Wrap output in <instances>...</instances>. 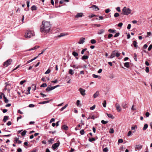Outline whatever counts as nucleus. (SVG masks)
Segmentation results:
<instances>
[{
	"instance_id": "f257e3e1",
	"label": "nucleus",
	"mask_w": 152,
	"mask_h": 152,
	"mask_svg": "<svg viewBox=\"0 0 152 152\" xmlns=\"http://www.w3.org/2000/svg\"><path fill=\"white\" fill-rule=\"evenodd\" d=\"M44 22V21H43L42 24L41 26L40 31L44 33H48L51 28L50 23L49 22Z\"/></svg>"
},
{
	"instance_id": "f03ea898",
	"label": "nucleus",
	"mask_w": 152,
	"mask_h": 152,
	"mask_svg": "<svg viewBox=\"0 0 152 152\" xmlns=\"http://www.w3.org/2000/svg\"><path fill=\"white\" fill-rule=\"evenodd\" d=\"M120 55V54L119 53H118V51L117 50H115L112 52L111 55L109 56L108 58L111 59L114 57L115 56L118 57Z\"/></svg>"
},
{
	"instance_id": "7ed1b4c3",
	"label": "nucleus",
	"mask_w": 152,
	"mask_h": 152,
	"mask_svg": "<svg viewBox=\"0 0 152 152\" xmlns=\"http://www.w3.org/2000/svg\"><path fill=\"white\" fill-rule=\"evenodd\" d=\"M132 10L129 9V8H126L125 7H124L122 10V12L121 14V15H128L129 14L131 13Z\"/></svg>"
},
{
	"instance_id": "20e7f679",
	"label": "nucleus",
	"mask_w": 152,
	"mask_h": 152,
	"mask_svg": "<svg viewBox=\"0 0 152 152\" xmlns=\"http://www.w3.org/2000/svg\"><path fill=\"white\" fill-rule=\"evenodd\" d=\"M34 35V31L28 30L26 32L25 36L27 38H29Z\"/></svg>"
},
{
	"instance_id": "39448f33",
	"label": "nucleus",
	"mask_w": 152,
	"mask_h": 152,
	"mask_svg": "<svg viewBox=\"0 0 152 152\" xmlns=\"http://www.w3.org/2000/svg\"><path fill=\"white\" fill-rule=\"evenodd\" d=\"M60 144L59 140L57 141L56 143L53 144L52 146V148L54 150H55L58 147Z\"/></svg>"
},
{
	"instance_id": "423d86ee",
	"label": "nucleus",
	"mask_w": 152,
	"mask_h": 152,
	"mask_svg": "<svg viewBox=\"0 0 152 152\" xmlns=\"http://www.w3.org/2000/svg\"><path fill=\"white\" fill-rule=\"evenodd\" d=\"M12 61L11 59H9L7 60L6 61L4 62L3 65L5 67L8 66L11 64Z\"/></svg>"
},
{
	"instance_id": "0eeeda50",
	"label": "nucleus",
	"mask_w": 152,
	"mask_h": 152,
	"mask_svg": "<svg viewBox=\"0 0 152 152\" xmlns=\"http://www.w3.org/2000/svg\"><path fill=\"white\" fill-rule=\"evenodd\" d=\"M116 109L118 112H120L121 110V108L118 103H116L115 105Z\"/></svg>"
},
{
	"instance_id": "6e6552de",
	"label": "nucleus",
	"mask_w": 152,
	"mask_h": 152,
	"mask_svg": "<svg viewBox=\"0 0 152 152\" xmlns=\"http://www.w3.org/2000/svg\"><path fill=\"white\" fill-rule=\"evenodd\" d=\"M79 91H80L81 94L84 96L86 95L85 90L82 88H80L79 89Z\"/></svg>"
},
{
	"instance_id": "1a4fd4ad",
	"label": "nucleus",
	"mask_w": 152,
	"mask_h": 152,
	"mask_svg": "<svg viewBox=\"0 0 152 152\" xmlns=\"http://www.w3.org/2000/svg\"><path fill=\"white\" fill-rule=\"evenodd\" d=\"M128 104V103L127 102L125 101L122 103V106L123 108L125 109L128 107L127 106Z\"/></svg>"
},
{
	"instance_id": "9d476101",
	"label": "nucleus",
	"mask_w": 152,
	"mask_h": 152,
	"mask_svg": "<svg viewBox=\"0 0 152 152\" xmlns=\"http://www.w3.org/2000/svg\"><path fill=\"white\" fill-rule=\"evenodd\" d=\"M93 8V10L95 11H98L99 10V9L98 7L96 5H93L92 6L89 7L90 8Z\"/></svg>"
},
{
	"instance_id": "9b49d317",
	"label": "nucleus",
	"mask_w": 152,
	"mask_h": 152,
	"mask_svg": "<svg viewBox=\"0 0 152 152\" xmlns=\"http://www.w3.org/2000/svg\"><path fill=\"white\" fill-rule=\"evenodd\" d=\"M85 38L81 37L80 38V41L78 42V43L80 44H83V43L85 42Z\"/></svg>"
},
{
	"instance_id": "f8f14e48",
	"label": "nucleus",
	"mask_w": 152,
	"mask_h": 152,
	"mask_svg": "<svg viewBox=\"0 0 152 152\" xmlns=\"http://www.w3.org/2000/svg\"><path fill=\"white\" fill-rule=\"evenodd\" d=\"M83 16V13L82 12L78 13L75 16V18H80L82 17Z\"/></svg>"
},
{
	"instance_id": "ddd939ff",
	"label": "nucleus",
	"mask_w": 152,
	"mask_h": 152,
	"mask_svg": "<svg viewBox=\"0 0 152 152\" xmlns=\"http://www.w3.org/2000/svg\"><path fill=\"white\" fill-rule=\"evenodd\" d=\"M142 145H136V147L135 148V150L136 151H139L142 148Z\"/></svg>"
},
{
	"instance_id": "4468645a",
	"label": "nucleus",
	"mask_w": 152,
	"mask_h": 152,
	"mask_svg": "<svg viewBox=\"0 0 152 152\" xmlns=\"http://www.w3.org/2000/svg\"><path fill=\"white\" fill-rule=\"evenodd\" d=\"M39 48V46H35L34 47L28 50L30 51H31V50H34L37 49Z\"/></svg>"
},
{
	"instance_id": "2eb2a0df",
	"label": "nucleus",
	"mask_w": 152,
	"mask_h": 152,
	"mask_svg": "<svg viewBox=\"0 0 152 152\" xmlns=\"http://www.w3.org/2000/svg\"><path fill=\"white\" fill-rule=\"evenodd\" d=\"M45 90L47 92H49V91H51L53 90L52 89V88H51V86L50 85H49L48 86L47 88Z\"/></svg>"
},
{
	"instance_id": "dca6fc26",
	"label": "nucleus",
	"mask_w": 152,
	"mask_h": 152,
	"mask_svg": "<svg viewBox=\"0 0 152 152\" xmlns=\"http://www.w3.org/2000/svg\"><path fill=\"white\" fill-rule=\"evenodd\" d=\"M105 31V30L104 29H102L100 30L98 32V34H101L103 33Z\"/></svg>"
},
{
	"instance_id": "f3484780",
	"label": "nucleus",
	"mask_w": 152,
	"mask_h": 152,
	"mask_svg": "<svg viewBox=\"0 0 152 152\" xmlns=\"http://www.w3.org/2000/svg\"><path fill=\"white\" fill-rule=\"evenodd\" d=\"M67 34H65V33H61L60 35H58V37L60 38V37H63L64 36L66 35H67Z\"/></svg>"
},
{
	"instance_id": "a211bd4d",
	"label": "nucleus",
	"mask_w": 152,
	"mask_h": 152,
	"mask_svg": "<svg viewBox=\"0 0 152 152\" xmlns=\"http://www.w3.org/2000/svg\"><path fill=\"white\" fill-rule=\"evenodd\" d=\"M31 10L32 11L36 10H37V8L36 6L33 5L31 7Z\"/></svg>"
},
{
	"instance_id": "6ab92c4d",
	"label": "nucleus",
	"mask_w": 152,
	"mask_h": 152,
	"mask_svg": "<svg viewBox=\"0 0 152 152\" xmlns=\"http://www.w3.org/2000/svg\"><path fill=\"white\" fill-rule=\"evenodd\" d=\"M137 126L136 125H135L134 126H132L131 127V129L132 130H133V132L134 133L135 132V129H137Z\"/></svg>"
},
{
	"instance_id": "aec40b11",
	"label": "nucleus",
	"mask_w": 152,
	"mask_h": 152,
	"mask_svg": "<svg viewBox=\"0 0 152 152\" xmlns=\"http://www.w3.org/2000/svg\"><path fill=\"white\" fill-rule=\"evenodd\" d=\"M106 114L110 118H111L112 119H113L114 118V117L111 114L106 113Z\"/></svg>"
},
{
	"instance_id": "412c9836",
	"label": "nucleus",
	"mask_w": 152,
	"mask_h": 152,
	"mask_svg": "<svg viewBox=\"0 0 152 152\" xmlns=\"http://www.w3.org/2000/svg\"><path fill=\"white\" fill-rule=\"evenodd\" d=\"M108 31L110 33H115L116 32V31L115 30L112 29H110L108 30Z\"/></svg>"
},
{
	"instance_id": "4be33fe9",
	"label": "nucleus",
	"mask_w": 152,
	"mask_h": 152,
	"mask_svg": "<svg viewBox=\"0 0 152 152\" xmlns=\"http://www.w3.org/2000/svg\"><path fill=\"white\" fill-rule=\"evenodd\" d=\"M38 57V56H37L35 57H34V58L31 59V60H29L27 62V64H28L30 63V62L36 59Z\"/></svg>"
},
{
	"instance_id": "5701e85b",
	"label": "nucleus",
	"mask_w": 152,
	"mask_h": 152,
	"mask_svg": "<svg viewBox=\"0 0 152 152\" xmlns=\"http://www.w3.org/2000/svg\"><path fill=\"white\" fill-rule=\"evenodd\" d=\"M99 92L98 91H97L94 94L93 96L94 98H96L99 95Z\"/></svg>"
},
{
	"instance_id": "b1692460",
	"label": "nucleus",
	"mask_w": 152,
	"mask_h": 152,
	"mask_svg": "<svg viewBox=\"0 0 152 152\" xmlns=\"http://www.w3.org/2000/svg\"><path fill=\"white\" fill-rule=\"evenodd\" d=\"M31 87H28V90L26 91V94L27 95H28V94H30V91L31 89Z\"/></svg>"
},
{
	"instance_id": "393cba45",
	"label": "nucleus",
	"mask_w": 152,
	"mask_h": 152,
	"mask_svg": "<svg viewBox=\"0 0 152 152\" xmlns=\"http://www.w3.org/2000/svg\"><path fill=\"white\" fill-rule=\"evenodd\" d=\"M9 117V116H5L4 117L3 119V121L4 122H5L8 119V118Z\"/></svg>"
},
{
	"instance_id": "a878e982",
	"label": "nucleus",
	"mask_w": 152,
	"mask_h": 152,
	"mask_svg": "<svg viewBox=\"0 0 152 152\" xmlns=\"http://www.w3.org/2000/svg\"><path fill=\"white\" fill-rule=\"evenodd\" d=\"M88 57V56L84 55L82 57L81 59L83 60H84L87 59Z\"/></svg>"
},
{
	"instance_id": "bb28decb",
	"label": "nucleus",
	"mask_w": 152,
	"mask_h": 152,
	"mask_svg": "<svg viewBox=\"0 0 152 152\" xmlns=\"http://www.w3.org/2000/svg\"><path fill=\"white\" fill-rule=\"evenodd\" d=\"M50 101H43V102H40L39 104H45L47 103H48L50 102Z\"/></svg>"
},
{
	"instance_id": "cd10ccee",
	"label": "nucleus",
	"mask_w": 152,
	"mask_h": 152,
	"mask_svg": "<svg viewBox=\"0 0 152 152\" xmlns=\"http://www.w3.org/2000/svg\"><path fill=\"white\" fill-rule=\"evenodd\" d=\"M62 128L63 129H64L66 130H68V126H67L64 125L62 127Z\"/></svg>"
},
{
	"instance_id": "c85d7f7f",
	"label": "nucleus",
	"mask_w": 152,
	"mask_h": 152,
	"mask_svg": "<svg viewBox=\"0 0 152 152\" xmlns=\"http://www.w3.org/2000/svg\"><path fill=\"white\" fill-rule=\"evenodd\" d=\"M124 66L126 68H128L129 67V62H126L124 64Z\"/></svg>"
},
{
	"instance_id": "c756f323",
	"label": "nucleus",
	"mask_w": 152,
	"mask_h": 152,
	"mask_svg": "<svg viewBox=\"0 0 152 152\" xmlns=\"http://www.w3.org/2000/svg\"><path fill=\"white\" fill-rule=\"evenodd\" d=\"M133 45L136 48L138 47V46L137 45V42L135 41H133Z\"/></svg>"
},
{
	"instance_id": "7c9ffc66",
	"label": "nucleus",
	"mask_w": 152,
	"mask_h": 152,
	"mask_svg": "<svg viewBox=\"0 0 152 152\" xmlns=\"http://www.w3.org/2000/svg\"><path fill=\"white\" fill-rule=\"evenodd\" d=\"M3 98L4 99V101L6 103H7L8 102V100L7 99V98L5 97L4 95Z\"/></svg>"
},
{
	"instance_id": "2f4dec72",
	"label": "nucleus",
	"mask_w": 152,
	"mask_h": 152,
	"mask_svg": "<svg viewBox=\"0 0 152 152\" xmlns=\"http://www.w3.org/2000/svg\"><path fill=\"white\" fill-rule=\"evenodd\" d=\"M72 54L75 57H77L78 56V53L75 51H73L72 52Z\"/></svg>"
},
{
	"instance_id": "473e14b6",
	"label": "nucleus",
	"mask_w": 152,
	"mask_h": 152,
	"mask_svg": "<svg viewBox=\"0 0 152 152\" xmlns=\"http://www.w3.org/2000/svg\"><path fill=\"white\" fill-rule=\"evenodd\" d=\"M69 73L71 75H73L74 72H73V70L72 69H70L69 71Z\"/></svg>"
},
{
	"instance_id": "72a5a7b5",
	"label": "nucleus",
	"mask_w": 152,
	"mask_h": 152,
	"mask_svg": "<svg viewBox=\"0 0 152 152\" xmlns=\"http://www.w3.org/2000/svg\"><path fill=\"white\" fill-rule=\"evenodd\" d=\"M148 127V125L147 124H145L144 125V127L143 128V130H145Z\"/></svg>"
},
{
	"instance_id": "f704fd0d",
	"label": "nucleus",
	"mask_w": 152,
	"mask_h": 152,
	"mask_svg": "<svg viewBox=\"0 0 152 152\" xmlns=\"http://www.w3.org/2000/svg\"><path fill=\"white\" fill-rule=\"evenodd\" d=\"M96 140V139L94 138H91L90 137L88 139V141L90 142H92L93 141Z\"/></svg>"
},
{
	"instance_id": "c9c22d12",
	"label": "nucleus",
	"mask_w": 152,
	"mask_h": 152,
	"mask_svg": "<svg viewBox=\"0 0 152 152\" xmlns=\"http://www.w3.org/2000/svg\"><path fill=\"white\" fill-rule=\"evenodd\" d=\"M68 106V104H66L64 106L62 107L60 109V110L61 111H62L64 109H65L66 107Z\"/></svg>"
},
{
	"instance_id": "e433bc0d",
	"label": "nucleus",
	"mask_w": 152,
	"mask_h": 152,
	"mask_svg": "<svg viewBox=\"0 0 152 152\" xmlns=\"http://www.w3.org/2000/svg\"><path fill=\"white\" fill-rule=\"evenodd\" d=\"M27 132V131L26 130H24L21 133V135L22 136H24L26 135V134Z\"/></svg>"
},
{
	"instance_id": "4c0bfd02",
	"label": "nucleus",
	"mask_w": 152,
	"mask_h": 152,
	"mask_svg": "<svg viewBox=\"0 0 152 152\" xmlns=\"http://www.w3.org/2000/svg\"><path fill=\"white\" fill-rule=\"evenodd\" d=\"M47 85L46 83H43L40 86L41 87H47Z\"/></svg>"
},
{
	"instance_id": "58836bf2",
	"label": "nucleus",
	"mask_w": 152,
	"mask_h": 152,
	"mask_svg": "<svg viewBox=\"0 0 152 152\" xmlns=\"http://www.w3.org/2000/svg\"><path fill=\"white\" fill-rule=\"evenodd\" d=\"M99 117V115H98L97 116H96L95 115H92L91 117V118L93 120H94L95 118H97Z\"/></svg>"
},
{
	"instance_id": "ea45409f",
	"label": "nucleus",
	"mask_w": 152,
	"mask_h": 152,
	"mask_svg": "<svg viewBox=\"0 0 152 152\" xmlns=\"http://www.w3.org/2000/svg\"><path fill=\"white\" fill-rule=\"evenodd\" d=\"M120 15L119 13L116 12L114 14V16L115 18H117L118 16H119Z\"/></svg>"
},
{
	"instance_id": "a19ab883",
	"label": "nucleus",
	"mask_w": 152,
	"mask_h": 152,
	"mask_svg": "<svg viewBox=\"0 0 152 152\" xmlns=\"http://www.w3.org/2000/svg\"><path fill=\"white\" fill-rule=\"evenodd\" d=\"M108 122V121H105L104 120H102L101 121V123L104 124H107Z\"/></svg>"
},
{
	"instance_id": "79ce46f5",
	"label": "nucleus",
	"mask_w": 152,
	"mask_h": 152,
	"mask_svg": "<svg viewBox=\"0 0 152 152\" xmlns=\"http://www.w3.org/2000/svg\"><path fill=\"white\" fill-rule=\"evenodd\" d=\"M97 16H98V15L92 14L91 15H89L88 17H89L90 18H93V17H97Z\"/></svg>"
},
{
	"instance_id": "37998d69",
	"label": "nucleus",
	"mask_w": 152,
	"mask_h": 152,
	"mask_svg": "<svg viewBox=\"0 0 152 152\" xmlns=\"http://www.w3.org/2000/svg\"><path fill=\"white\" fill-rule=\"evenodd\" d=\"M70 66L73 68H75L76 69H78L79 68V67L78 66H76L75 65H73L71 64Z\"/></svg>"
},
{
	"instance_id": "c03bdc74",
	"label": "nucleus",
	"mask_w": 152,
	"mask_h": 152,
	"mask_svg": "<svg viewBox=\"0 0 152 152\" xmlns=\"http://www.w3.org/2000/svg\"><path fill=\"white\" fill-rule=\"evenodd\" d=\"M134 59L135 60V61H137V55L136 53H134Z\"/></svg>"
},
{
	"instance_id": "a18cd8bd",
	"label": "nucleus",
	"mask_w": 152,
	"mask_h": 152,
	"mask_svg": "<svg viewBox=\"0 0 152 152\" xmlns=\"http://www.w3.org/2000/svg\"><path fill=\"white\" fill-rule=\"evenodd\" d=\"M103 106L104 107H105L106 106V100H104L102 103Z\"/></svg>"
},
{
	"instance_id": "49530a36",
	"label": "nucleus",
	"mask_w": 152,
	"mask_h": 152,
	"mask_svg": "<svg viewBox=\"0 0 152 152\" xmlns=\"http://www.w3.org/2000/svg\"><path fill=\"white\" fill-rule=\"evenodd\" d=\"M114 132V130L113 128H111L110 129L109 131V133L111 134H113Z\"/></svg>"
},
{
	"instance_id": "de8ad7c7",
	"label": "nucleus",
	"mask_w": 152,
	"mask_h": 152,
	"mask_svg": "<svg viewBox=\"0 0 152 152\" xmlns=\"http://www.w3.org/2000/svg\"><path fill=\"white\" fill-rule=\"evenodd\" d=\"M91 42L92 44H94L96 43V41L94 39H92L91 40Z\"/></svg>"
},
{
	"instance_id": "09e8293b",
	"label": "nucleus",
	"mask_w": 152,
	"mask_h": 152,
	"mask_svg": "<svg viewBox=\"0 0 152 152\" xmlns=\"http://www.w3.org/2000/svg\"><path fill=\"white\" fill-rule=\"evenodd\" d=\"M80 132L81 135H83L84 134L85 132L83 129H82L80 131Z\"/></svg>"
},
{
	"instance_id": "8fccbe9b",
	"label": "nucleus",
	"mask_w": 152,
	"mask_h": 152,
	"mask_svg": "<svg viewBox=\"0 0 152 152\" xmlns=\"http://www.w3.org/2000/svg\"><path fill=\"white\" fill-rule=\"evenodd\" d=\"M46 49H44L42 50V51L41 53H39L37 56H38V57L40 55L44 53V52L46 50Z\"/></svg>"
},
{
	"instance_id": "3c124183",
	"label": "nucleus",
	"mask_w": 152,
	"mask_h": 152,
	"mask_svg": "<svg viewBox=\"0 0 152 152\" xmlns=\"http://www.w3.org/2000/svg\"><path fill=\"white\" fill-rule=\"evenodd\" d=\"M92 76H93V77L94 78H97V77H99V78H100V76H99L97 75H96L95 74H93L92 75Z\"/></svg>"
},
{
	"instance_id": "603ef678",
	"label": "nucleus",
	"mask_w": 152,
	"mask_h": 152,
	"mask_svg": "<svg viewBox=\"0 0 152 152\" xmlns=\"http://www.w3.org/2000/svg\"><path fill=\"white\" fill-rule=\"evenodd\" d=\"M29 4H30V1L29 0L27 1L26 4H27V7H29L30 6Z\"/></svg>"
},
{
	"instance_id": "864d4df0",
	"label": "nucleus",
	"mask_w": 152,
	"mask_h": 152,
	"mask_svg": "<svg viewBox=\"0 0 152 152\" xmlns=\"http://www.w3.org/2000/svg\"><path fill=\"white\" fill-rule=\"evenodd\" d=\"M96 106L95 105H93L90 108V110H94L95 107Z\"/></svg>"
},
{
	"instance_id": "5fc2aeb1",
	"label": "nucleus",
	"mask_w": 152,
	"mask_h": 152,
	"mask_svg": "<svg viewBox=\"0 0 152 152\" xmlns=\"http://www.w3.org/2000/svg\"><path fill=\"white\" fill-rule=\"evenodd\" d=\"M87 50V48H85L82 50L81 52V53L82 54H83L84 53V52L86 50Z\"/></svg>"
},
{
	"instance_id": "6e6d98bb",
	"label": "nucleus",
	"mask_w": 152,
	"mask_h": 152,
	"mask_svg": "<svg viewBox=\"0 0 152 152\" xmlns=\"http://www.w3.org/2000/svg\"><path fill=\"white\" fill-rule=\"evenodd\" d=\"M50 69H48L46 71V72H45V74H49V73H50Z\"/></svg>"
},
{
	"instance_id": "4d7b16f0",
	"label": "nucleus",
	"mask_w": 152,
	"mask_h": 152,
	"mask_svg": "<svg viewBox=\"0 0 152 152\" xmlns=\"http://www.w3.org/2000/svg\"><path fill=\"white\" fill-rule=\"evenodd\" d=\"M80 101L79 100H77V101L76 104L78 107L79 106V105L80 104Z\"/></svg>"
},
{
	"instance_id": "13d9d810",
	"label": "nucleus",
	"mask_w": 152,
	"mask_h": 152,
	"mask_svg": "<svg viewBox=\"0 0 152 152\" xmlns=\"http://www.w3.org/2000/svg\"><path fill=\"white\" fill-rule=\"evenodd\" d=\"M120 34V33L119 32L116 33L114 36V37H116L118 36Z\"/></svg>"
},
{
	"instance_id": "bf43d9fd",
	"label": "nucleus",
	"mask_w": 152,
	"mask_h": 152,
	"mask_svg": "<svg viewBox=\"0 0 152 152\" xmlns=\"http://www.w3.org/2000/svg\"><path fill=\"white\" fill-rule=\"evenodd\" d=\"M152 48V45H150L148 48V50L150 51L151 50Z\"/></svg>"
},
{
	"instance_id": "052dcab7",
	"label": "nucleus",
	"mask_w": 152,
	"mask_h": 152,
	"mask_svg": "<svg viewBox=\"0 0 152 152\" xmlns=\"http://www.w3.org/2000/svg\"><path fill=\"white\" fill-rule=\"evenodd\" d=\"M145 72L148 73L149 71V68L148 67H146L145 69Z\"/></svg>"
},
{
	"instance_id": "680f3d73",
	"label": "nucleus",
	"mask_w": 152,
	"mask_h": 152,
	"mask_svg": "<svg viewBox=\"0 0 152 152\" xmlns=\"http://www.w3.org/2000/svg\"><path fill=\"white\" fill-rule=\"evenodd\" d=\"M110 10L109 8L105 10V12L106 13H109L110 11Z\"/></svg>"
},
{
	"instance_id": "e2e57ef3",
	"label": "nucleus",
	"mask_w": 152,
	"mask_h": 152,
	"mask_svg": "<svg viewBox=\"0 0 152 152\" xmlns=\"http://www.w3.org/2000/svg\"><path fill=\"white\" fill-rule=\"evenodd\" d=\"M123 142V140L122 139H120L118 140V143H122Z\"/></svg>"
},
{
	"instance_id": "0e129e2a",
	"label": "nucleus",
	"mask_w": 152,
	"mask_h": 152,
	"mask_svg": "<svg viewBox=\"0 0 152 152\" xmlns=\"http://www.w3.org/2000/svg\"><path fill=\"white\" fill-rule=\"evenodd\" d=\"M104 152H106L108 151V149L107 148H105L103 149V150Z\"/></svg>"
},
{
	"instance_id": "69168bd1",
	"label": "nucleus",
	"mask_w": 152,
	"mask_h": 152,
	"mask_svg": "<svg viewBox=\"0 0 152 152\" xmlns=\"http://www.w3.org/2000/svg\"><path fill=\"white\" fill-rule=\"evenodd\" d=\"M53 139L52 138L50 139L48 141V142L50 143H52V142L53 141Z\"/></svg>"
},
{
	"instance_id": "338daca9",
	"label": "nucleus",
	"mask_w": 152,
	"mask_h": 152,
	"mask_svg": "<svg viewBox=\"0 0 152 152\" xmlns=\"http://www.w3.org/2000/svg\"><path fill=\"white\" fill-rule=\"evenodd\" d=\"M113 36V35L112 34H108V39H110Z\"/></svg>"
},
{
	"instance_id": "774afa93",
	"label": "nucleus",
	"mask_w": 152,
	"mask_h": 152,
	"mask_svg": "<svg viewBox=\"0 0 152 152\" xmlns=\"http://www.w3.org/2000/svg\"><path fill=\"white\" fill-rule=\"evenodd\" d=\"M26 82V80H23L21 81L20 82V85H22L24 83H25Z\"/></svg>"
}]
</instances>
